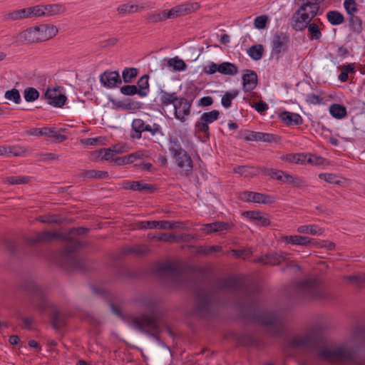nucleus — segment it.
<instances>
[{"mask_svg": "<svg viewBox=\"0 0 365 365\" xmlns=\"http://www.w3.org/2000/svg\"><path fill=\"white\" fill-rule=\"evenodd\" d=\"M219 73L224 75L233 76L237 73V67L232 63L223 62L219 64Z\"/></svg>", "mask_w": 365, "mask_h": 365, "instance_id": "obj_38", "label": "nucleus"}, {"mask_svg": "<svg viewBox=\"0 0 365 365\" xmlns=\"http://www.w3.org/2000/svg\"><path fill=\"white\" fill-rule=\"evenodd\" d=\"M347 280L350 282L355 284L357 286H361L365 284V274L361 273L359 274L349 275L346 277Z\"/></svg>", "mask_w": 365, "mask_h": 365, "instance_id": "obj_62", "label": "nucleus"}, {"mask_svg": "<svg viewBox=\"0 0 365 365\" xmlns=\"http://www.w3.org/2000/svg\"><path fill=\"white\" fill-rule=\"evenodd\" d=\"M279 117L288 126L298 125L303 123L302 115H279Z\"/></svg>", "mask_w": 365, "mask_h": 365, "instance_id": "obj_44", "label": "nucleus"}, {"mask_svg": "<svg viewBox=\"0 0 365 365\" xmlns=\"http://www.w3.org/2000/svg\"><path fill=\"white\" fill-rule=\"evenodd\" d=\"M295 291L302 299L325 300L330 298L323 283L317 278H309L297 282Z\"/></svg>", "mask_w": 365, "mask_h": 365, "instance_id": "obj_5", "label": "nucleus"}, {"mask_svg": "<svg viewBox=\"0 0 365 365\" xmlns=\"http://www.w3.org/2000/svg\"><path fill=\"white\" fill-rule=\"evenodd\" d=\"M6 156H24L26 153V149L20 145L6 146Z\"/></svg>", "mask_w": 365, "mask_h": 365, "instance_id": "obj_48", "label": "nucleus"}, {"mask_svg": "<svg viewBox=\"0 0 365 365\" xmlns=\"http://www.w3.org/2000/svg\"><path fill=\"white\" fill-rule=\"evenodd\" d=\"M100 81L104 86L113 88L121 83V78L118 71H106L100 76Z\"/></svg>", "mask_w": 365, "mask_h": 365, "instance_id": "obj_24", "label": "nucleus"}, {"mask_svg": "<svg viewBox=\"0 0 365 365\" xmlns=\"http://www.w3.org/2000/svg\"><path fill=\"white\" fill-rule=\"evenodd\" d=\"M260 174L269 176L272 179L281 181L284 171L282 170L261 167Z\"/></svg>", "mask_w": 365, "mask_h": 365, "instance_id": "obj_40", "label": "nucleus"}, {"mask_svg": "<svg viewBox=\"0 0 365 365\" xmlns=\"http://www.w3.org/2000/svg\"><path fill=\"white\" fill-rule=\"evenodd\" d=\"M238 91L234 90L230 92H226L222 98V105L225 108H229L231 106L232 100L237 97Z\"/></svg>", "mask_w": 365, "mask_h": 365, "instance_id": "obj_58", "label": "nucleus"}, {"mask_svg": "<svg viewBox=\"0 0 365 365\" xmlns=\"http://www.w3.org/2000/svg\"><path fill=\"white\" fill-rule=\"evenodd\" d=\"M139 6L137 4H131L129 2L119 5L117 8V11L120 14L126 15L128 14L137 12Z\"/></svg>", "mask_w": 365, "mask_h": 365, "instance_id": "obj_42", "label": "nucleus"}, {"mask_svg": "<svg viewBox=\"0 0 365 365\" xmlns=\"http://www.w3.org/2000/svg\"><path fill=\"white\" fill-rule=\"evenodd\" d=\"M324 344V339L315 332L309 333L302 338H294L290 341L292 346L304 347L309 351H317L321 360L331 364L345 362L352 365H365V359L359 357L354 350L343 346L331 350L322 346Z\"/></svg>", "mask_w": 365, "mask_h": 365, "instance_id": "obj_1", "label": "nucleus"}, {"mask_svg": "<svg viewBox=\"0 0 365 365\" xmlns=\"http://www.w3.org/2000/svg\"><path fill=\"white\" fill-rule=\"evenodd\" d=\"M241 199L249 202L271 204L274 202L272 196L259 192L245 191L242 193Z\"/></svg>", "mask_w": 365, "mask_h": 365, "instance_id": "obj_18", "label": "nucleus"}, {"mask_svg": "<svg viewBox=\"0 0 365 365\" xmlns=\"http://www.w3.org/2000/svg\"><path fill=\"white\" fill-rule=\"evenodd\" d=\"M168 148L172 157L180 154L184 150L180 140L177 137H170Z\"/></svg>", "mask_w": 365, "mask_h": 365, "instance_id": "obj_39", "label": "nucleus"}, {"mask_svg": "<svg viewBox=\"0 0 365 365\" xmlns=\"http://www.w3.org/2000/svg\"><path fill=\"white\" fill-rule=\"evenodd\" d=\"M215 287L217 289H234L242 292H247L245 282L235 277L217 278L215 280Z\"/></svg>", "mask_w": 365, "mask_h": 365, "instance_id": "obj_12", "label": "nucleus"}, {"mask_svg": "<svg viewBox=\"0 0 365 365\" xmlns=\"http://www.w3.org/2000/svg\"><path fill=\"white\" fill-rule=\"evenodd\" d=\"M28 13L29 19H37L43 17V14L42 9V4H38L32 6L28 7Z\"/></svg>", "mask_w": 365, "mask_h": 365, "instance_id": "obj_54", "label": "nucleus"}, {"mask_svg": "<svg viewBox=\"0 0 365 365\" xmlns=\"http://www.w3.org/2000/svg\"><path fill=\"white\" fill-rule=\"evenodd\" d=\"M173 108L174 114H189L191 102L185 98L177 97Z\"/></svg>", "mask_w": 365, "mask_h": 365, "instance_id": "obj_33", "label": "nucleus"}, {"mask_svg": "<svg viewBox=\"0 0 365 365\" xmlns=\"http://www.w3.org/2000/svg\"><path fill=\"white\" fill-rule=\"evenodd\" d=\"M261 167L252 165H238L233 168L235 173L245 178H251L260 174Z\"/></svg>", "mask_w": 365, "mask_h": 365, "instance_id": "obj_28", "label": "nucleus"}, {"mask_svg": "<svg viewBox=\"0 0 365 365\" xmlns=\"http://www.w3.org/2000/svg\"><path fill=\"white\" fill-rule=\"evenodd\" d=\"M321 14L319 6H314V4L307 2H301L299 8L292 14L291 25L312 21Z\"/></svg>", "mask_w": 365, "mask_h": 365, "instance_id": "obj_9", "label": "nucleus"}, {"mask_svg": "<svg viewBox=\"0 0 365 365\" xmlns=\"http://www.w3.org/2000/svg\"><path fill=\"white\" fill-rule=\"evenodd\" d=\"M147 151L145 150H138L135 153H132L125 156L115 157L113 159V162L117 165H123L127 164H131L135 162L137 160H143L148 158Z\"/></svg>", "mask_w": 365, "mask_h": 365, "instance_id": "obj_22", "label": "nucleus"}, {"mask_svg": "<svg viewBox=\"0 0 365 365\" xmlns=\"http://www.w3.org/2000/svg\"><path fill=\"white\" fill-rule=\"evenodd\" d=\"M28 7L16 9L6 13L4 18L6 21H17L29 19Z\"/></svg>", "mask_w": 365, "mask_h": 365, "instance_id": "obj_32", "label": "nucleus"}, {"mask_svg": "<svg viewBox=\"0 0 365 365\" xmlns=\"http://www.w3.org/2000/svg\"><path fill=\"white\" fill-rule=\"evenodd\" d=\"M135 304L154 314L157 308V302L155 298L148 296H143L135 299Z\"/></svg>", "mask_w": 365, "mask_h": 365, "instance_id": "obj_30", "label": "nucleus"}, {"mask_svg": "<svg viewBox=\"0 0 365 365\" xmlns=\"http://www.w3.org/2000/svg\"><path fill=\"white\" fill-rule=\"evenodd\" d=\"M56 240H67L66 247L59 252L58 264L67 270H81L84 268V262L76 257V254L81 247V243L74 239L67 238L57 232L43 231L26 238L29 245L51 242Z\"/></svg>", "mask_w": 365, "mask_h": 365, "instance_id": "obj_2", "label": "nucleus"}, {"mask_svg": "<svg viewBox=\"0 0 365 365\" xmlns=\"http://www.w3.org/2000/svg\"><path fill=\"white\" fill-rule=\"evenodd\" d=\"M219 115H201L199 120L195 124L196 132H200L204 133V136L206 138H209V123L214 122L217 120Z\"/></svg>", "mask_w": 365, "mask_h": 365, "instance_id": "obj_23", "label": "nucleus"}, {"mask_svg": "<svg viewBox=\"0 0 365 365\" xmlns=\"http://www.w3.org/2000/svg\"><path fill=\"white\" fill-rule=\"evenodd\" d=\"M326 17L327 21L333 26L341 24L344 21L343 14L336 10L329 11Z\"/></svg>", "mask_w": 365, "mask_h": 365, "instance_id": "obj_36", "label": "nucleus"}, {"mask_svg": "<svg viewBox=\"0 0 365 365\" xmlns=\"http://www.w3.org/2000/svg\"><path fill=\"white\" fill-rule=\"evenodd\" d=\"M329 110L330 114H347L346 107L338 103H333L330 105Z\"/></svg>", "mask_w": 365, "mask_h": 365, "instance_id": "obj_64", "label": "nucleus"}, {"mask_svg": "<svg viewBox=\"0 0 365 365\" xmlns=\"http://www.w3.org/2000/svg\"><path fill=\"white\" fill-rule=\"evenodd\" d=\"M153 239H156L158 241L173 242L178 241L176 235L172 233H161L158 236H154Z\"/></svg>", "mask_w": 365, "mask_h": 365, "instance_id": "obj_61", "label": "nucleus"}, {"mask_svg": "<svg viewBox=\"0 0 365 365\" xmlns=\"http://www.w3.org/2000/svg\"><path fill=\"white\" fill-rule=\"evenodd\" d=\"M5 98L9 101H13L14 103L19 104L21 101L19 91L16 88L7 91L4 95Z\"/></svg>", "mask_w": 365, "mask_h": 365, "instance_id": "obj_57", "label": "nucleus"}, {"mask_svg": "<svg viewBox=\"0 0 365 365\" xmlns=\"http://www.w3.org/2000/svg\"><path fill=\"white\" fill-rule=\"evenodd\" d=\"M262 132H255L245 130L240 134V138L245 141H260Z\"/></svg>", "mask_w": 365, "mask_h": 365, "instance_id": "obj_45", "label": "nucleus"}, {"mask_svg": "<svg viewBox=\"0 0 365 365\" xmlns=\"http://www.w3.org/2000/svg\"><path fill=\"white\" fill-rule=\"evenodd\" d=\"M242 215L252 220L257 225L268 226L270 224L267 215H262L259 211H245Z\"/></svg>", "mask_w": 365, "mask_h": 365, "instance_id": "obj_26", "label": "nucleus"}, {"mask_svg": "<svg viewBox=\"0 0 365 365\" xmlns=\"http://www.w3.org/2000/svg\"><path fill=\"white\" fill-rule=\"evenodd\" d=\"M197 304L193 314L201 319H208L214 316L212 305L214 302L210 291L201 287H197L194 292Z\"/></svg>", "mask_w": 365, "mask_h": 365, "instance_id": "obj_7", "label": "nucleus"}, {"mask_svg": "<svg viewBox=\"0 0 365 365\" xmlns=\"http://www.w3.org/2000/svg\"><path fill=\"white\" fill-rule=\"evenodd\" d=\"M252 319L258 324L268 327L267 334L274 338L280 337L283 334L282 324L277 314L273 312H254Z\"/></svg>", "mask_w": 365, "mask_h": 365, "instance_id": "obj_8", "label": "nucleus"}, {"mask_svg": "<svg viewBox=\"0 0 365 365\" xmlns=\"http://www.w3.org/2000/svg\"><path fill=\"white\" fill-rule=\"evenodd\" d=\"M148 252V249L145 245H135L131 247H125L123 249L124 255L136 254L138 255H145Z\"/></svg>", "mask_w": 365, "mask_h": 365, "instance_id": "obj_49", "label": "nucleus"}, {"mask_svg": "<svg viewBox=\"0 0 365 365\" xmlns=\"http://www.w3.org/2000/svg\"><path fill=\"white\" fill-rule=\"evenodd\" d=\"M24 97L26 101L33 102L39 97V92L34 88L29 87L24 91Z\"/></svg>", "mask_w": 365, "mask_h": 365, "instance_id": "obj_53", "label": "nucleus"}, {"mask_svg": "<svg viewBox=\"0 0 365 365\" xmlns=\"http://www.w3.org/2000/svg\"><path fill=\"white\" fill-rule=\"evenodd\" d=\"M104 138H88L81 140V143L85 146L102 145L104 144Z\"/></svg>", "mask_w": 365, "mask_h": 365, "instance_id": "obj_56", "label": "nucleus"}, {"mask_svg": "<svg viewBox=\"0 0 365 365\" xmlns=\"http://www.w3.org/2000/svg\"><path fill=\"white\" fill-rule=\"evenodd\" d=\"M264 47L262 44H255L247 50L249 56L255 61H259L262 58Z\"/></svg>", "mask_w": 365, "mask_h": 365, "instance_id": "obj_41", "label": "nucleus"}, {"mask_svg": "<svg viewBox=\"0 0 365 365\" xmlns=\"http://www.w3.org/2000/svg\"><path fill=\"white\" fill-rule=\"evenodd\" d=\"M289 43V36L282 31H278L273 36L271 46V57L279 60L287 51Z\"/></svg>", "mask_w": 365, "mask_h": 365, "instance_id": "obj_10", "label": "nucleus"}, {"mask_svg": "<svg viewBox=\"0 0 365 365\" xmlns=\"http://www.w3.org/2000/svg\"><path fill=\"white\" fill-rule=\"evenodd\" d=\"M157 272L162 276L178 277L181 272L177 265L172 263H161L157 268Z\"/></svg>", "mask_w": 365, "mask_h": 365, "instance_id": "obj_27", "label": "nucleus"}, {"mask_svg": "<svg viewBox=\"0 0 365 365\" xmlns=\"http://www.w3.org/2000/svg\"><path fill=\"white\" fill-rule=\"evenodd\" d=\"M234 227L235 225L232 222L215 221L212 223L203 225L201 230L207 235H210L219 232L227 231Z\"/></svg>", "mask_w": 365, "mask_h": 365, "instance_id": "obj_20", "label": "nucleus"}, {"mask_svg": "<svg viewBox=\"0 0 365 365\" xmlns=\"http://www.w3.org/2000/svg\"><path fill=\"white\" fill-rule=\"evenodd\" d=\"M292 28L296 31H303L307 29L309 38L319 41L322 36V30L324 28V25L319 19H317L314 22L309 21H305V23L292 24Z\"/></svg>", "mask_w": 365, "mask_h": 365, "instance_id": "obj_11", "label": "nucleus"}, {"mask_svg": "<svg viewBox=\"0 0 365 365\" xmlns=\"http://www.w3.org/2000/svg\"><path fill=\"white\" fill-rule=\"evenodd\" d=\"M43 17H48L55 15H58L60 14H63L66 11L64 5L61 4H42Z\"/></svg>", "mask_w": 365, "mask_h": 365, "instance_id": "obj_31", "label": "nucleus"}, {"mask_svg": "<svg viewBox=\"0 0 365 365\" xmlns=\"http://www.w3.org/2000/svg\"><path fill=\"white\" fill-rule=\"evenodd\" d=\"M58 32V28L50 24H42L29 27L12 37L11 44L18 46L23 43L33 44L53 38Z\"/></svg>", "mask_w": 365, "mask_h": 365, "instance_id": "obj_4", "label": "nucleus"}, {"mask_svg": "<svg viewBox=\"0 0 365 365\" xmlns=\"http://www.w3.org/2000/svg\"><path fill=\"white\" fill-rule=\"evenodd\" d=\"M257 85V73L254 71L247 69L242 76V86L245 91L250 92L254 90Z\"/></svg>", "mask_w": 365, "mask_h": 365, "instance_id": "obj_25", "label": "nucleus"}, {"mask_svg": "<svg viewBox=\"0 0 365 365\" xmlns=\"http://www.w3.org/2000/svg\"><path fill=\"white\" fill-rule=\"evenodd\" d=\"M132 129L135 132L130 137L133 139H140L143 131L151 130L150 125H145L144 121L141 119H135L132 123Z\"/></svg>", "mask_w": 365, "mask_h": 365, "instance_id": "obj_34", "label": "nucleus"}, {"mask_svg": "<svg viewBox=\"0 0 365 365\" xmlns=\"http://www.w3.org/2000/svg\"><path fill=\"white\" fill-rule=\"evenodd\" d=\"M125 189L132 190L135 191H147L149 193L153 192L155 186L151 184L143 183L141 181H128L123 183Z\"/></svg>", "mask_w": 365, "mask_h": 365, "instance_id": "obj_29", "label": "nucleus"}, {"mask_svg": "<svg viewBox=\"0 0 365 365\" xmlns=\"http://www.w3.org/2000/svg\"><path fill=\"white\" fill-rule=\"evenodd\" d=\"M173 158L175 160L178 167L182 169L185 175L188 176L192 173L193 162L187 151L184 150L180 154L175 155Z\"/></svg>", "mask_w": 365, "mask_h": 365, "instance_id": "obj_16", "label": "nucleus"}, {"mask_svg": "<svg viewBox=\"0 0 365 365\" xmlns=\"http://www.w3.org/2000/svg\"><path fill=\"white\" fill-rule=\"evenodd\" d=\"M200 8V5L197 2L187 1L184 4L173 6L170 9H167V16L169 19H175L192 14L197 11Z\"/></svg>", "mask_w": 365, "mask_h": 365, "instance_id": "obj_13", "label": "nucleus"}, {"mask_svg": "<svg viewBox=\"0 0 365 365\" xmlns=\"http://www.w3.org/2000/svg\"><path fill=\"white\" fill-rule=\"evenodd\" d=\"M79 177L91 179H104L108 177V173L96 170H83L79 173Z\"/></svg>", "mask_w": 365, "mask_h": 365, "instance_id": "obj_35", "label": "nucleus"}, {"mask_svg": "<svg viewBox=\"0 0 365 365\" xmlns=\"http://www.w3.org/2000/svg\"><path fill=\"white\" fill-rule=\"evenodd\" d=\"M36 220L45 224H61L62 222V220L60 218V217L56 215H40L36 218Z\"/></svg>", "mask_w": 365, "mask_h": 365, "instance_id": "obj_55", "label": "nucleus"}, {"mask_svg": "<svg viewBox=\"0 0 365 365\" xmlns=\"http://www.w3.org/2000/svg\"><path fill=\"white\" fill-rule=\"evenodd\" d=\"M21 289L31 297L34 307L41 313L49 312L51 324L54 329L60 330L66 324V314L60 310L58 305L50 302L42 287L36 285L32 279H26L21 284Z\"/></svg>", "mask_w": 365, "mask_h": 365, "instance_id": "obj_3", "label": "nucleus"}, {"mask_svg": "<svg viewBox=\"0 0 365 365\" xmlns=\"http://www.w3.org/2000/svg\"><path fill=\"white\" fill-rule=\"evenodd\" d=\"M297 232L300 233L312 234L314 235H320L322 234L323 230L317 225H302L297 228Z\"/></svg>", "mask_w": 365, "mask_h": 365, "instance_id": "obj_46", "label": "nucleus"}, {"mask_svg": "<svg viewBox=\"0 0 365 365\" xmlns=\"http://www.w3.org/2000/svg\"><path fill=\"white\" fill-rule=\"evenodd\" d=\"M168 65L172 67L173 70L178 71H184L187 68L185 63L178 56L168 59Z\"/></svg>", "mask_w": 365, "mask_h": 365, "instance_id": "obj_50", "label": "nucleus"}, {"mask_svg": "<svg viewBox=\"0 0 365 365\" xmlns=\"http://www.w3.org/2000/svg\"><path fill=\"white\" fill-rule=\"evenodd\" d=\"M349 26L350 29L356 33H359L362 30L361 21L359 16L352 15L349 19Z\"/></svg>", "mask_w": 365, "mask_h": 365, "instance_id": "obj_51", "label": "nucleus"}, {"mask_svg": "<svg viewBox=\"0 0 365 365\" xmlns=\"http://www.w3.org/2000/svg\"><path fill=\"white\" fill-rule=\"evenodd\" d=\"M232 336L240 346L259 348L262 346V342L259 339L247 332H235Z\"/></svg>", "mask_w": 365, "mask_h": 365, "instance_id": "obj_14", "label": "nucleus"}, {"mask_svg": "<svg viewBox=\"0 0 365 365\" xmlns=\"http://www.w3.org/2000/svg\"><path fill=\"white\" fill-rule=\"evenodd\" d=\"M44 96L49 105L56 108L62 107L67 100L66 96L55 88H47Z\"/></svg>", "mask_w": 365, "mask_h": 365, "instance_id": "obj_15", "label": "nucleus"}, {"mask_svg": "<svg viewBox=\"0 0 365 365\" xmlns=\"http://www.w3.org/2000/svg\"><path fill=\"white\" fill-rule=\"evenodd\" d=\"M148 75H143L141 76L138 81V96L140 97H145L147 96L148 90H149V83H148Z\"/></svg>", "mask_w": 365, "mask_h": 365, "instance_id": "obj_37", "label": "nucleus"}, {"mask_svg": "<svg viewBox=\"0 0 365 365\" xmlns=\"http://www.w3.org/2000/svg\"><path fill=\"white\" fill-rule=\"evenodd\" d=\"M66 129L57 130L55 127H43L42 128L41 136H45L52 143H58L67 140V136L63 133Z\"/></svg>", "mask_w": 365, "mask_h": 365, "instance_id": "obj_19", "label": "nucleus"}, {"mask_svg": "<svg viewBox=\"0 0 365 365\" xmlns=\"http://www.w3.org/2000/svg\"><path fill=\"white\" fill-rule=\"evenodd\" d=\"M222 247L220 245H213L210 247L200 246L197 249V253L208 255L213 252H219L222 251Z\"/></svg>", "mask_w": 365, "mask_h": 365, "instance_id": "obj_59", "label": "nucleus"}, {"mask_svg": "<svg viewBox=\"0 0 365 365\" xmlns=\"http://www.w3.org/2000/svg\"><path fill=\"white\" fill-rule=\"evenodd\" d=\"M138 73L135 68H125L122 73V77L125 83H131Z\"/></svg>", "mask_w": 365, "mask_h": 365, "instance_id": "obj_52", "label": "nucleus"}, {"mask_svg": "<svg viewBox=\"0 0 365 365\" xmlns=\"http://www.w3.org/2000/svg\"><path fill=\"white\" fill-rule=\"evenodd\" d=\"M281 240L288 244L301 246H316L317 242L314 239L302 235H284L281 237Z\"/></svg>", "mask_w": 365, "mask_h": 365, "instance_id": "obj_21", "label": "nucleus"}, {"mask_svg": "<svg viewBox=\"0 0 365 365\" xmlns=\"http://www.w3.org/2000/svg\"><path fill=\"white\" fill-rule=\"evenodd\" d=\"M167 14H168V11H167V9H165L160 13L153 14L149 16L148 18V21L149 22H152V23H157L159 21H162L169 19V17L167 16Z\"/></svg>", "mask_w": 365, "mask_h": 365, "instance_id": "obj_60", "label": "nucleus"}, {"mask_svg": "<svg viewBox=\"0 0 365 365\" xmlns=\"http://www.w3.org/2000/svg\"><path fill=\"white\" fill-rule=\"evenodd\" d=\"M286 259L287 254L283 252H272L257 257L254 260V262L275 266L284 262Z\"/></svg>", "mask_w": 365, "mask_h": 365, "instance_id": "obj_17", "label": "nucleus"}, {"mask_svg": "<svg viewBox=\"0 0 365 365\" xmlns=\"http://www.w3.org/2000/svg\"><path fill=\"white\" fill-rule=\"evenodd\" d=\"M127 322L133 329L147 336L159 339L161 327L160 319L156 314L142 313L138 316H129Z\"/></svg>", "mask_w": 365, "mask_h": 365, "instance_id": "obj_6", "label": "nucleus"}, {"mask_svg": "<svg viewBox=\"0 0 365 365\" xmlns=\"http://www.w3.org/2000/svg\"><path fill=\"white\" fill-rule=\"evenodd\" d=\"M29 176H9L4 179V182L9 185L27 184L30 182Z\"/></svg>", "mask_w": 365, "mask_h": 365, "instance_id": "obj_47", "label": "nucleus"}, {"mask_svg": "<svg viewBox=\"0 0 365 365\" xmlns=\"http://www.w3.org/2000/svg\"><path fill=\"white\" fill-rule=\"evenodd\" d=\"M176 98L177 96L175 93H168L166 91H161V96L160 100L163 108L171 104L174 106Z\"/></svg>", "mask_w": 365, "mask_h": 365, "instance_id": "obj_43", "label": "nucleus"}, {"mask_svg": "<svg viewBox=\"0 0 365 365\" xmlns=\"http://www.w3.org/2000/svg\"><path fill=\"white\" fill-rule=\"evenodd\" d=\"M115 152L111 148H103L99 150V155L106 160L113 162V159L115 158Z\"/></svg>", "mask_w": 365, "mask_h": 365, "instance_id": "obj_63", "label": "nucleus"}]
</instances>
